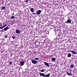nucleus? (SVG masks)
Here are the masks:
<instances>
[{"label":"nucleus","instance_id":"1","mask_svg":"<svg viewBox=\"0 0 77 77\" xmlns=\"http://www.w3.org/2000/svg\"><path fill=\"white\" fill-rule=\"evenodd\" d=\"M39 74L41 76H42L43 77H50V75L48 74L47 75H45L44 73H40Z\"/></svg>","mask_w":77,"mask_h":77},{"label":"nucleus","instance_id":"2","mask_svg":"<svg viewBox=\"0 0 77 77\" xmlns=\"http://www.w3.org/2000/svg\"><path fill=\"white\" fill-rule=\"evenodd\" d=\"M32 62L33 64H36V63H38V61L35 60H32Z\"/></svg>","mask_w":77,"mask_h":77},{"label":"nucleus","instance_id":"3","mask_svg":"<svg viewBox=\"0 0 77 77\" xmlns=\"http://www.w3.org/2000/svg\"><path fill=\"white\" fill-rule=\"evenodd\" d=\"M42 12V11L41 10H38L36 12V14L37 15H40L41 14V13Z\"/></svg>","mask_w":77,"mask_h":77},{"label":"nucleus","instance_id":"4","mask_svg":"<svg viewBox=\"0 0 77 77\" xmlns=\"http://www.w3.org/2000/svg\"><path fill=\"white\" fill-rule=\"evenodd\" d=\"M16 33L17 34H20L21 33V31L19 30L16 29L15 30Z\"/></svg>","mask_w":77,"mask_h":77},{"label":"nucleus","instance_id":"5","mask_svg":"<svg viewBox=\"0 0 77 77\" xmlns=\"http://www.w3.org/2000/svg\"><path fill=\"white\" fill-rule=\"evenodd\" d=\"M70 51L71 52L72 54H77V52L74 51L70 50Z\"/></svg>","mask_w":77,"mask_h":77},{"label":"nucleus","instance_id":"6","mask_svg":"<svg viewBox=\"0 0 77 77\" xmlns=\"http://www.w3.org/2000/svg\"><path fill=\"white\" fill-rule=\"evenodd\" d=\"M44 63H45V65H46L48 67H49L50 66H49V64H48V63H47L46 62H44Z\"/></svg>","mask_w":77,"mask_h":77},{"label":"nucleus","instance_id":"7","mask_svg":"<svg viewBox=\"0 0 77 77\" xmlns=\"http://www.w3.org/2000/svg\"><path fill=\"white\" fill-rule=\"evenodd\" d=\"M25 62L24 61H22L20 62V64L22 65V66L24 65V64Z\"/></svg>","mask_w":77,"mask_h":77},{"label":"nucleus","instance_id":"8","mask_svg":"<svg viewBox=\"0 0 77 77\" xmlns=\"http://www.w3.org/2000/svg\"><path fill=\"white\" fill-rule=\"evenodd\" d=\"M71 22V20H68L66 22V23H69Z\"/></svg>","mask_w":77,"mask_h":77},{"label":"nucleus","instance_id":"9","mask_svg":"<svg viewBox=\"0 0 77 77\" xmlns=\"http://www.w3.org/2000/svg\"><path fill=\"white\" fill-rule=\"evenodd\" d=\"M30 11L31 12H34V9H33V8H31Z\"/></svg>","mask_w":77,"mask_h":77},{"label":"nucleus","instance_id":"10","mask_svg":"<svg viewBox=\"0 0 77 77\" xmlns=\"http://www.w3.org/2000/svg\"><path fill=\"white\" fill-rule=\"evenodd\" d=\"M68 57H71V54L70 53L68 54Z\"/></svg>","mask_w":77,"mask_h":77},{"label":"nucleus","instance_id":"11","mask_svg":"<svg viewBox=\"0 0 77 77\" xmlns=\"http://www.w3.org/2000/svg\"><path fill=\"white\" fill-rule=\"evenodd\" d=\"M51 60L52 61H55V60H56V58H52L51 59Z\"/></svg>","mask_w":77,"mask_h":77},{"label":"nucleus","instance_id":"12","mask_svg":"<svg viewBox=\"0 0 77 77\" xmlns=\"http://www.w3.org/2000/svg\"><path fill=\"white\" fill-rule=\"evenodd\" d=\"M8 29V27H6L4 29V31H6Z\"/></svg>","mask_w":77,"mask_h":77},{"label":"nucleus","instance_id":"13","mask_svg":"<svg viewBox=\"0 0 77 77\" xmlns=\"http://www.w3.org/2000/svg\"><path fill=\"white\" fill-rule=\"evenodd\" d=\"M67 74L68 75H71V73H69L67 72Z\"/></svg>","mask_w":77,"mask_h":77},{"label":"nucleus","instance_id":"14","mask_svg":"<svg viewBox=\"0 0 77 77\" xmlns=\"http://www.w3.org/2000/svg\"><path fill=\"white\" fill-rule=\"evenodd\" d=\"M74 65H71L70 66V68H74Z\"/></svg>","mask_w":77,"mask_h":77},{"label":"nucleus","instance_id":"15","mask_svg":"<svg viewBox=\"0 0 77 77\" xmlns=\"http://www.w3.org/2000/svg\"><path fill=\"white\" fill-rule=\"evenodd\" d=\"M34 59L35 60H39V58H34Z\"/></svg>","mask_w":77,"mask_h":77},{"label":"nucleus","instance_id":"16","mask_svg":"<svg viewBox=\"0 0 77 77\" xmlns=\"http://www.w3.org/2000/svg\"><path fill=\"white\" fill-rule=\"evenodd\" d=\"M5 9V7H2V10H4Z\"/></svg>","mask_w":77,"mask_h":77},{"label":"nucleus","instance_id":"17","mask_svg":"<svg viewBox=\"0 0 77 77\" xmlns=\"http://www.w3.org/2000/svg\"><path fill=\"white\" fill-rule=\"evenodd\" d=\"M14 18H15V17H14V16H12L11 17V19H13Z\"/></svg>","mask_w":77,"mask_h":77},{"label":"nucleus","instance_id":"18","mask_svg":"<svg viewBox=\"0 0 77 77\" xmlns=\"http://www.w3.org/2000/svg\"><path fill=\"white\" fill-rule=\"evenodd\" d=\"M12 38H13V39H15V37L14 36H13L12 37Z\"/></svg>","mask_w":77,"mask_h":77},{"label":"nucleus","instance_id":"19","mask_svg":"<svg viewBox=\"0 0 77 77\" xmlns=\"http://www.w3.org/2000/svg\"><path fill=\"white\" fill-rule=\"evenodd\" d=\"M41 71L42 72H44V70L42 69L41 70Z\"/></svg>","mask_w":77,"mask_h":77},{"label":"nucleus","instance_id":"20","mask_svg":"<svg viewBox=\"0 0 77 77\" xmlns=\"http://www.w3.org/2000/svg\"><path fill=\"white\" fill-rule=\"evenodd\" d=\"M5 38H8V35H6L5 36Z\"/></svg>","mask_w":77,"mask_h":77},{"label":"nucleus","instance_id":"21","mask_svg":"<svg viewBox=\"0 0 77 77\" xmlns=\"http://www.w3.org/2000/svg\"><path fill=\"white\" fill-rule=\"evenodd\" d=\"M7 26V24L5 25L3 27H6Z\"/></svg>","mask_w":77,"mask_h":77},{"label":"nucleus","instance_id":"22","mask_svg":"<svg viewBox=\"0 0 77 77\" xmlns=\"http://www.w3.org/2000/svg\"><path fill=\"white\" fill-rule=\"evenodd\" d=\"M29 2V0H26V3H27L28 2Z\"/></svg>","mask_w":77,"mask_h":77},{"label":"nucleus","instance_id":"23","mask_svg":"<svg viewBox=\"0 0 77 77\" xmlns=\"http://www.w3.org/2000/svg\"><path fill=\"white\" fill-rule=\"evenodd\" d=\"M12 62H10V65H12Z\"/></svg>","mask_w":77,"mask_h":77},{"label":"nucleus","instance_id":"24","mask_svg":"<svg viewBox=\"0 0 77 77\" xmlns=\"http://www.w3.org/2000/svg\"><path fill=\"white\" fill-rule=\"evenodd\" d=\"M3 28H4V27H3H3H0V29H3Z\"/></svg>","mask_w":77,"mask_h":77},{"label":"nucleus","instance_id":"25","mask_svg":"<svg viewBox=\"0 0 77 77\" xmlns=\"http://www.w3.org/2000/svg\"><path fill=\"white\" fill-rule=\"evenodd\" d=\"M1 75V74L0 73V76Z\"/></svg>","mask_w":77,"mask_h":77},{"label":"nucleus","instance_id":"26","mask_svg":"<svg viewBox=\"0 0 77 77\" xmlns=\"http://www.w3.org/2000/svg\"><path fill=\"white\" fill-rule=\"evenodd\" d=\"M38 44H39V43H38Z\"/></svg>","mask_w":77,"mask_h":77},{"label":"nucleus","instance_id":"27","mask_svg":"<svg viewBox=\"0 0 77 77\" xmlns=\"http://www.w3.org/2000/svg\"><path fill=\"white\" fill-rule=\"evenodd\" d=\"M0 32H2V31H1L0 30Z\"/></svg>","mask_w":77,"mask_h":77}]
</instances>
